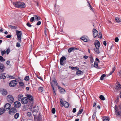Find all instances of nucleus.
I'll return each instance as SVG.
<instances>
[{"label":"nucleus","mask_w":121,"mask_h":121,"mask_svg":"<svg viewBox=\"0 0 121 121\" xmlns=\"http://www.w3.org/2000/svg\"><path fill=\"white\" fill-rule=\"evenodd\" d=\"M21 45L20 44L18 43L17 42L16 43V46L17 47H20Z\"/></svg>","instance_id":"45"},{"label":"nucleus","mask_w":121,"mask_h":121,"mask_svg":"<svg viewBox=\"0 0 121 121\" xmlns=\"http://www.w3.org/2000/svg\"><path fill=\"white\" fill-rule=\"evenodd\" d=\"M27 97L31 101H33V98L31 95H27Z\"/></svg>","instance_id":"19"},{"label":"nucleus","mask_w":121,"mask_h":121,"mask_svg":"<svg viewBox=\"0 0 121 121\" xmlns=\"http://www.w3.org/2000/svg\"><path fill=\"white\" fill-rule=\"evenodd\" d=\"M109 118L108 117H106L105 119H104L103 121H109Z\"/></svg>","instance_id":"39"},{"label":"nucleus","mask_w":121,"mask_h":121,"mask_svg":"<svg viewBox=\"0 0 121 121\" xmlns=\"http://www.w3.org/2000/svg\"><path fill=\"white\" fill-rule=\"evenodd\" d=\"M6 77H9V78H12L13 77V76H9V75H6Z\"/></svg>","instance_id":"61"},{"label":"nucleus","mask_w":121,"mask_h":121,"mask_svg":"<svg viewBox=\"0 0 121 121\" xmlns=\"http://www.w3.org/2000/svg\"><path fill=\"white\" fill-rule=\"evenodd\" d=\"M5 111V109L4 108H0V115H1L4 113Z\"/></svg>","instance_id":"22"},{"label":"nucleus","mask_w":121,"mask_h":121,"mask_svg":"<svg viewBox=\"0 0 121 121\" xmlns=\"http://www.w3.org/2000/svg\"><path fill=\"white\" fill-rule=\"evenodd\" d=\"M66 58L64 56H63L61 57L60 59V63L61 65H63L64 64L63 62L64 60H66Z\"/></svg>","instance_id":"11"},{"label":"nucleus","mask_w":121,"mask_h":121,"mask_svg":"<svg viewBox=\"0 0 121 121\" xmlns=\"http://www.w3.org/2000/svg\"><path fill=\"white\" fill-rule=\"evenodd\" d=\"M7 99L8 101L11 103H13L14 101V98L11 95H8L7 96Z\"/></svg>","instance_id":"3"},{"label":"nucleus","mask_w":121,"mask_h":121,"mask_svg":"<svg viewBox=\"0 0 121 121\" xmlns=\"http://www.w3.org/2000/svg\"><path fill=\"white\" fill-rule=\"evenodd\" d=\"M8 26L10 28H11L13 29H15L17 28L16 26H12L11 25H9Z\"/></svg>","instance_id":"31"},{"label":"nucleus","mask_w":121,"mask_h":121,"mask_svg":"<svg viewBox=\"0 0 121 121\" xmlns=\"http://www.w3.org/2000/svg\"><path fill=\"white\" fill-rule=\"evenodd\" d=\"M106 76V75L105 74H102L100 78V79L101 80H103L104 79V78Z\"/></svg>","instance_id":"34"},{"label":"nucleus","mask_w":121,"mask_h":121,"mask_svg":"<svg viewBox=\"0 0 121 121\" xmlns=\"http://www.w3.org/2000/svg\"><path fill=\"white\" fill-rule=\"evenodd\" d=\"M11 37V35H7L6 36V37L7 38H10Z\"/></svg>","instance_id":"56"},{"label":"nucleus","mask_w":121,"mask_h":121,"mask_svg":"<svg viewBox=\"0 0 121 121\" xmlns=\"http://www.w3.org/2000/svg\"><path fill=\"white\" fill-rule=\"evenodd\" d=\"M29 27H31V25L30 24V23L29 22H28L26 24Z\"/></svg>","instance_id":"53"},{"label":"nucleus","mask_w":121,"mask_h":121,"mask_svg":"<svg viewBox=\"0 0 121 121\" xmlns=\"http://www.w3.org/2000/svg\"><path fill=\"white\" fill-rule=\"evenodd\" d=\"M6 53V51L5 50L2 51L1 53V55L2 56H3V55Z\"/></svg>","instance_id":"43"},{"label":"nucleus","mask_w":121,"mask_h":121,"mask_svg":"<svg viewBox=\"0 0 121 121\" xmlns=\"http://www.w3.org/2000/svg\"><path fill=\"white\" fill-rule=\"evenodd\" d=\"M115 20L117 22H121V19L120 18L118 17H115Z\"/></svg>","instance_id":"27"},{"label":"nucleus","mask_w":121,"mask_h":121,"mask_svg":"<svg viewBox=\"0 0 121 121\" xmlns=\"http://www.w3.org/2000/svg\"><path fill=\"white\" fill-rule=\"evenodd\" d=\"M28 99L27 98L24 97L21 101L22 104H26L28 103Z\"/></svg>","instance_id":"9"},{"label":"nucleus","mask_w":121,"mask_h":121,"mask_svg":"<svg viewBox=\"0 0 121 121\" xmlns=\"http://www.w3.org/2000/svg\"><path fill=\"white\" fill-rule=\"evenodd\" d=\"M5 73H3L0 74V78L1 79H4L6 78V76H5Z\"/></svg>","instance_id":"20"},{"label":"nucleus","mask_w":121,"mask_h":121,"mask_svg":"<svg viewBox=\"0 0 121 121\" xmlns=\"http://www.w3.org/2000/svg\"><path fill=\"white\" fill-rule=\"evenodd\" d=\"M94 45L95 46V48H99L100 46V44L99 41L97 40H96L95 41V42Z\"/></svg>","instance_id":"10"},{"label":"nucleus","mask_w":121,"mask_h":121,"mask_svg":"<svg viewBox=\"0 0 121 121\" xmlns=\"http://www.w3.org/2000/svg\"><path fill=\"white\" fill-rule=\"evenodd\" d=\"M99 48H94V50L96 52V53L97 54H99L100 53Z\"/></svg>","instance_id":"24"},{"label":"nucleus","mask_w":121,"mask_h":121,"mask_svg":"<svg viewBox=\"0 0 121 121\" xmlns=\"http://www.w3.org/2000/svg\"><path fill=\"white\" fill-rule=\"evenodd\" d=\"M41 23V22L40 21H38L36 25H40Z\"/></svg>","instance_id":"55"},{"label":"nucleus","mask_w":121,"mask_h":121,"mask_svg":"<svg viewBox=\"0 0 121 121\" xmlns=\"http://www.w3.org/2000/svg\"><path fill=\"white\" fill-rule=\"evenodd\" d=\"M115 113L117 117H120L121 116V111L119 110L117 106L115 105L114 108Z\"/></svg>","instance_id":"1"},{"label":"nucleus","mask_w":121,"mask_h":121,"mask_svg":"<svg viewBox=\"0 0 121 121\" xmlns=\"http://www.w3.org/2000/svg\"><path fill=\"white\" fill-rule=\"evenodd\" d=\"M20 2H13V4L16 7L18 8Z\"/></svg>","instance_id":"18"},{"label":"nucleus","mask_w":121,"mask_h":121,"mask_svg":"<svg viewBox=\"0 0 121 121\" xmlns=\"http://www.w3.org/2000/svg\"><path fill=\"white\" fill-rule=\"evenodd\" d=\"M118 108L119 109H120V110L121 109V105H119Z\"/></svg>","instance_id":"64"},{"label":"nucleus","mask_w":121,"mask_h":121,"mask_svg":"<svg viewBox=\"0 0 121 121\" xmlns=\"http://www.w3.org/2000/svg\"><path fill=\"white\" fill-rule=\"evenodd\" d=\"M99 98L102 100H104L105 99V98L104 96L102 95H100L99 97Z\"/></svg>","instance_id":"33"},{"label":"nucleus","mask_w":121,"mask_h":121,"mask_svg":"<svg viewBox=\"0 0 121 121\" xmlns=\"http://www.w3.org/2000/svg\"><path fill=\"white\" fill-rule=\"evenodd\" d=\"M11 105L9 103H7L4 106V108L5 109H8V110L10 109L11 108Z\"/></svg>","instance_id":"13"},{"label":"nucleus","mask_w":121,"mask_h":121,"mask_svg":"<svg viewBox=\"0 0 121 121\" xmlns=\"http://www.w3.org/2000/svg\"><path fill=\"white\" fill-rule=\"evenodd\" d=\"M17 112L16 110L14 107H13L9 111V113L10 115H13Z\"/></svg>","instance_id":"6"},{"label":"nucleus","mask_w":121,"mask_h":121,"mask_svg":"<svg viewBox=\"0 0 121 121\" xmlns=\"http://www.w3.org/2000/svg\"><path fill=\"white\" fill-rule=\"evenodd\" d=\"M35 18L37 21H39V20L40 19V18H39L36 15H35Z\"/></svg>","instance_id":"48"},{"label":"nucleus","mask_w":121,"mask_h":121,"mask_svg":"<svg viewBox=\"0 0 121 121\" xmlns=\"http://www.w3.org/2000/svg\"><path fill=\"white\" fill-rule=\"evenodd\" d=\"M83 73V72L82 71L80 70H78L76 72V74L78 75H79L82 74Z\"/></svg>","instance_id":"26"},{"label":"nucleus","mask_w":121,"mask_h":121,"mask_svg":"<svg viewBox=\"0 0 121 121\" xmlns=\"http://www.w3.org/2000/svg\"><path fill=\"white\" fill-rule=\"evenodd\" d=\"M37 112H35L34 111H32L33 114L34 116V117L35 118V117H36V114H37Z\"/></svg>","instance_id":"41"},{"label":"nucleus","mask_w":121,"mask_h":121,"mask_svg":"<svg viewBox=\"0 0 121 121\" xmlns=\"http://www.w3.org/2000/svg\"><path fill=\"white\" fill-rule=\"evenodd\" d=\"M35 20V18L34 17H32L30 19V22H33Z\"/></svg>","instance_id":"47"},{"label":"nucleus","mask_w":121,"mask_h":121,"mask_svg":"<svg viewBox=\"0 0 121 121\" xmlns=\"http://www.w3.org/2000/svg\"><path fill=\"white\" fill-rule=\"evenodd\" d=\"M52 82H54V84L55 85H56V86H57V83L56 80H53Z\"/></svg>","instance_id":"37"},{"label":"nucleus","mask_w":121,"mask_h":121,"mask_svg":"<svg viewBox=\"0 0 121 121\" xmlns=\"http://www.w3.org/2000/svg\"><path fill=\"white\" fill-rule=\"evenodd\" d=\"M60 103L62 105V107L64 106L66 108H68L69 105V104L68 102L65 101H63L61 99L60 100Z\"/></svg>","instance_id":"4"},{"label":"nucleus","mask_w":121,"mask_h":121,"mask_svg":"<svg viewBox=\"0 0 121 121\" xmlns=\"http://www.w3.org/2000/svg\"><path fill=\"white\" fill-rule=\"evenodd\" d=\"M0 92L3 95H6L7 94V91L6 90L4 89H2L0 90Z\"/></svg>","instance_id":"14"},{"label":"nucleus","mask_w":121,"mask_h":121,"mask_svg":"<svg viewBox=\"0 0 121 121\" xmlns=\"http://www.w3.org/2000/svg\"><path fill=\"white\" fill-rule=\"evenodd\" d=\"M16 35L17 37V41L20 43L21 42L22 33L21 31L16 30Z\"/></svg>","instance_id":"2"},{"label":"nucleus","mask_w":121,"mask_h":121,"mask_svg":"<svg viewBox=\"0 0 121 121\" xmlns=\"http://www.w3.org/2000/svg\"><path fill=\"white\" fill-rule=\"evenodd\" d=\"M51 86H52V88L53 89V91L55 90L54 88L53 87V86L52 84V83L51 82Z\"/></svg>","instance_id":"58"},{"label":"nucleus","mask_w":121,"mask_h":121,"mask_svg":"<svg viewBox=\"0 0 121 121\" xmlns=\"http://www.w3.org/2000/svg\"><path fill=\"white\" fill-rule=\"evenodd\" d=\"M119 39L118 37H116L115 39V41L116 42H118Z\"/></svg>","instance_id":"46"},{"label":"nucleus","mask_w":121,"mask_h":121,"mask_svg":"<svg viewBox=\"0 0 121 121\" xmlns=\"http://www.w3.org/2000/svg\"><path fill=\"white\" fill-rule=\"evenodd\" d=\"M76 109L75 108H74L73 109V112L74 113L76 112Z\"/></svg>","instance_id":"60"},{"label":"nucleus","mask_w":121,"mask_h":121,"mask_svg":"<svg viewBox=\"0 0 121 121\" xmlns=\"http://www.w3.org/2000/svg\"><path fill=\"white\" fill-rule=\"evenodd\" d=\"M77 48H71L69 49L68 50V52L69 53H70L72 50L74 49H77Z\"/></svg>","instance_id":"23"},{"label":"nucleus","mask_w":121,"mask_h":121,"mask_svg":"<svg viewBox=\"0 0 121 121\" xmlns=\"http://www.w3.org/2000/svg\"><path fill=\"white\" fill-rule=\"evenodd\" d=\"M69 68H71V69L74 70H78L79 69V68H78L74 67H71L70 66H69Z\"/></svg>","instance_id":"25"},{"label":"nucleus","mask_w":121,"mask_h":121,"mask_svg":"<svg viewBox=\"0 0 121 121\" xmlns=\"http://www.w3.org/2000/svg\"><path fill=\"white\" fill-rule=\"evenodd\" d=\"M119 75L120 76H121V70L119 72Z\"/></svg>","instance_id":"63"},{"label":"nucleus","mask_w":121,"mask_h":121,"mask_svg":"<svg viewBox=\"0 0 121 121\" xmlns=\"http://www.w3.org/2000/svg\"><path fill=\"white\" fill-rule=\"evenodd\" d=\"M98 38L100 39H101L102 38V35L101 32H100L99 33V35H98Z\"/></svg>","instance_id":"40"},{"label":"nucleus","mask_w":121,"mask_h":121,"mask_svg":"<svg viewBox=\"0 0 121 121\" xmlns=\"http://www.w3.org/2000/svg\"><path fill=\"white\" fill-rule=\"evenodd\" d=\"M33 108L34 110L33 111L36 112H38L39 110V108L38 106H37V107L35 106Z\"/></svg>","instance_id":"21"},{"label":"nucleus","mask_w":121,"mask_h":121,"mask_svg":"<svg viewBox=\"0 0 121 121\" xmlns=\"http://www.w3.org/2000/svg\"><path fill=\"white\" fill-rule=\"evenodd\" d=\"M19 116V114L18 113H16L14 115V117L15 119H17Z\"/></svg>","instance_id":"32"},{"label":"nucleus","mask_w":121,"mask_h":121,"mask_svg":"<svg viewBox=\"0 0 121 121\" xmlns=\"http://www.w3.org/2000/svg\"><path fill=\"white\" fill-rule=\"evenodd\" d=\"M10 52V50L9 49H7V51H6V53H7V54H8Z\"/></svg>","instance_id":"52"},{"label":"nucleus","mask_w":121,"mask_h":121,"mask_svg":"<svg viewBox=\"0 0 121 121\" xmlns=\"http://www.w3.org/2000/svg\"><path fill=\"white\" fill-rule=\"evenodd\" d=\"M39 91H41V92H42L43 91V88L42 87H40L38 89Z\"/></svg>","instance_id":"38"},{"label":"nucleus","mask_w":121,"mask_h":121,"mask_svg":"<svg viewBox=\"0 0 121 121\" xmlns=\"http://www.w3.org/2000/svg\"><path fill=\"white\" fill-rule=\"evenodd\" d=\"M24 98L22 95L20 94L18 96V100L19 101H21Z\"/></svg>","instance_id":"16"},{"label":"nucleus","mask_w":121,"mask_h":121,"mask_svg":"<svg viewBox=\"0 0 121 121\" xmlns=\"http://www.w3.org/2000/svg\"><path fill=\"white\" fill-rule=\"evenodd\" d=\"M89 57L90 59V63H92L93 62L94 60L92 56H90Z\"/></svg>","instance_id":"28"},{"label":"nucleus","mask_w":121,"mask_h":121,"mask_svg":"<svg viewBox=\"0 0 121 121\" xmlns=\"http://www.w3.org/2000/svg\"><path fill=\"white\" fill-rule=\"evenodd\" d=\"M88 58V56H84V58L85 59H87Z\"/></svg>","instance_id":"59"},{"label":"nucleus","mask_w":121,"mask_h":121,"mask_svg":"<svg viewBox=\"0 0 121 121\" xmlns=\"http://www.w3.org/2000/svg\"><path fill=\"white\" fill-rule=\"evenodd\" d=\"M25 7L26 5L25 3L23 2H20L18 8H24Z\"/></svg>","instance_id":"12"},{"label":"nucleus","mask_w":121,"mask_h":121,"mask_svg":"<svg viewBox=\"0 0 121 121\" xmlns=\"http://www.w3.org/2000/svg\"><path fill=\"white\" fill-rule=\"evenodd\" d=\"M115 88L117 89L120 90L121 89V85L119 84V82H118L117 83Z\"/></svg>","instance_id":"17"},{"label":"nucleus","mask_w":121,"mask_h":121,"mask_svg":"<svg viewBox=\"0 0 121 121\" xmlns=\"http://www.w3.org/2000/svg\"><path fill=\"white\" fill-rule=\"evenodd\" d=\"M98 65L97 62L95 61L94 62V67L96 68H97L98 67Z\"/></svg>","instance_id":"30"},{"label":"nucleus","mask_w":121,"mask_h":121,"mask_svg":"<svg viewBox=\"0 0 121 121\" xmlns=\"http://www.w3.org/2000/svg\"><path fill=\"white\" fill-rule=\"evenodd\" d=\"M115 67H114L112 68V71H111L110 72V73H109V74H108V75H111L112 74V73H113V72L115 70Z\"/></svg>","instance_id":"29"},{"label":"nucleus","mask_w":121,"mask_h":121,"mask_svg":"<svg viewBox=\"0 0 121 121\" xmlns=\"http://www.w3.org/2000/svg\"><path fill=\"white\" fill-rule=\"evenodd\" d=\"M59 89L60 90H61V91H65V90L63 88L61 87Z\"/></svg>","instance_id":"54"},{"label":"nucleus","mask_w":121,"mask_h":121,"mask_svg":"<svg viewBox=\"0 0 121 121\" xmlns=\"http://www.w3.org/2000/svg\"><path fill=\"white\" fill-rule=\"evenodd\" d=\"M93 36L94 38L96 37L98 34V31L95 29L94 28L92 30Z\"/></svg>","instance_id":"7"},{"label":"nucleus","mask_w":121,"mask_h":121,"mask_svg":"<svg viewBox=\"0 0 121 121\" xmlns=\"http://www.w3.org/2000/svg\"><path fill=\"white\" fill-rule=\"evenodd\" d=\"M29 77L28 76H26L24 80H25L27 81L29 80Z\"/></svg>","instance_id":"44"},{"label":"nucleus","mask_w":121,"mask_h":121,"mask_svg":"<svg viewBox=\"0 0 121 121\" xmlns=\"http://www.w3.org/2000/svg\"><path fill=\"white\" fill-rule=\"evenodd\" d=\"M27 115L29 117H30L31 116V114L30 112H29L27 113Z\"/></svg>","instance_id":"49"},{"label":"nucleus","mask_w":121,"mask_h":121,"mask_svg":"<svg viewBox=\"0 0 121 121\" xmlns=\"http://www.w3.org/2000/svg\"><path fill=\"white\" fill-rule=\"evenodd\" d=\"M20 85L21 86H23L24 85V83L22 82H20L19 83Z\"/></svg>","instance_id":"51"},{"label":"nucleus","mask_w":121,"mask_h":121,"mask_svg":"<svg viewBox=\"0 0 121 121\" xmlns=\"http://www.w3.org/2000/svg\"><path fill=\"white\" fill-rule=\"evenodd\" d=\"M17 82L15 80L11 81L9 83V86L12 87H13L15 86L17 84Z\"/></svg>","instance_id":"5"},{"label":"nucleus","mask_w":121,"mask_h":121,"mask_svg":"<svg viewBox=\"0 0 121 121\" xmlns=\"http://www.w3.org/2000/svg\"><path fill=\"white\" fill-rule=\"evenodd\" d=\"M10 62L9 61H7L6 62V63L8 65H9V64H10Z\"/></svg>","instance_id":"62"},{"label":"nucleus","mask_w":121,"mask_h":121,"mask_svg":"<svg viewBox=\"0 0 121 121\" xmlns=\"http://www.w3.org/2000/svg\"><path fill=\"white\" fill-rule=\"evenodd\" d=\"M96 113H94L92 116V118L93 119H94L95 117L96 116Z\"/></svg>","instance_id":"50"},{"label":"nucleus","mask_w":121,"mask_h":121,"mask_svg":"<svg viewBox=\"0 0 121 121\" xmlns=\"http://www.w3.org/2000/svg\"><path fill=\"white\" fill-rule=\"evenodd\" d=\"M56 110L55 108H53L52 109V112L53 114H54Z\"/></svg>","instance_id":"42"},{"label":"nucleus","mask_w":121,"mask_h":121,"mask_svg":"<svg viewBox=\"0 0 121 121\" xmlns=\"http://www.w3.org/2000/svg\"><path fill=\"white\" fill-rule=\"evenodd\" d=\"M103 44L105 46H106V45L107 43H106V41H104V42H103Z\"/></svg>","instance_id":"57"},{"label":"nucleus","mask_w":121,"mask_h":121,"mask_svg":"<svg viewBox=\"0 0 121 121\" xmlns=\"http://www.w3.org/2000/svg\"><path fill=\"white\" fill-rule=\"evenodd\" d=\"M5 61V59L1 56H0V61L1 62L4 61Z\"/></svg>","instance_id":"35"},{"label":"nucleus","mask_w":121,"mask_h":121,"mask_svg":"<svg viewBox=\"0 0 121 121\" xmlns=\"http://www.w3.org/2000/svg\"><path fill=\"white\" fill-rule=\"evenodd\" d=\"M90 41L89 37L86 35L84 36V42H88Z\"/></svg>","instance_id":"15"},{"label":"nucleus","mask_w":121,"mask_h":121,"mask_svg":"<svg viewBox=\"0 0 121 121\" xmlns=\"http://www.w3.org/2000/svg\"><path fill=\"white\" fill-rule=\"evenodd\" d=\"M14 106L16 108H18L20 107L21 104L20 102L18 101L15 102L14 104Z\"/></svg>","instance_id":"8"},{"label":"nucleus","mask_w":121,"mask_h":121,"mask_svg":"<svg viewBox=\"0 0 121 121\" xmlns=\"http://www.w3.org/2000/svg\"><path fill=\"white\" fill-rule=\"evenodd\" d=\"M83 111V109H81L78 112L77 114V116H78Z\"/></svg>","instance_id":"36"}]
</instances>
